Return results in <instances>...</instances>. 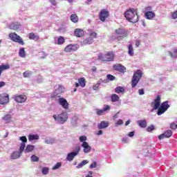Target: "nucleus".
<instances>
[{"label":"nucleus","mask_w":177,"mask_h":177,"mask_svg":"<svg viewBox=\"0 0 177 177\" xmlns=\"http://www.w3.org/2000/svg\"><path fill=\"white\" fill-rule=\"evenodd\" d=\"M23 75L24 78H30V77H31V71H26L24 72Z\"/></svg>","instance_id":"nucleus-40"},{"label":"nucleus","mask_w":177,"mask_h":177,"mask_svg":"<svg viewBox=\"0 0 177 177\" xmlns=\"http://www.w3.org/2000/svg\"><path fill=\"white\" fill-rule=\"evenodd\" d=\"M122 142H123V143H128V139H127V138H123V139H122Z\"/></svg>","instance_id":"nucleus-63"},{"label":"nucleus","mask_w":177,"mask_h":177,"mask_svg":"<svg viewBox=\"0 0 177 177\" xmlns=\"http://www.w3.org/2000/svg\"><path fill=\"white\" fill-rule=\"evenodd\" d=\"M24 149H26V145L24 143H21L19 147V151H15L11 155L12 160H17V158H20L22 153L24 151Z\"/></svg>","instance_id":"nucleus-5"},{"label":"nucleus","mask_w":177,"mask_h":177,"mask_svg":"<svg viewBox=\"0 0 177 177\" xmlns=\"http://www.w3.org/2000/svg\"><path fill=\"white\" fill-rule=\"evenodd\" d=\"M48 173H49V169L48 167H44L42 169V174L44 175H47V174H48Z\"/></svg>","instance_id":"nucleus-46"},{"label":"nucleus","mask_w":177,"mask_h":177,"mask_svg":"<svg viewBox=\"0 0 177 177\" xmlns=\"http://www.w3.org/2000/svg\"><path fill=\"white\" fill-rule=\"evenodd\" d=\"M170 107V105L168 104V101L163 102L160 107L158 109L157 114L158 115H161L162 114H164L167 110H168V108Z\"/></svg>","instance_id":"nucleus-9"},{"label":"nucleus","mask_w":177,"mask_h":177,"mask_svg":"<svg viewBox=\"0 0 177 177\" xmlns=\"http://www.w3.org/2000/svg\"><path fill=\"white\" fill-rule=\"evenodd\" d=\"M137 124L140 128H146L147 127V122L145 120H138Z\"/></svg>","instance_id":"nucleus-23"},{"label":"nucleus","mask_w":177,"mask_h":177,"mask_svg":"<svg viewBox=\"0 0 177 177\" xmlns=\"http://www.w3.org/2000/svg\"><path fill=\"white\" fill-rule=\"evenodd\" d=\"M110 97L111 102H115L120 101V97L117 94H112Z\"/></svg>","instance_id":"nucleus-28"},{"label":"nucleus","mask_w":177,"mask_h":177,"mask_svg":"<svg viewBox=\"0 0 177 177\" xmlns=\"http://www.w3.org/2000/svg\"><path fill=\"white\" fill-rule=\"evenodd\" d=\"M74 34L75 37H77L78 38H81V37H84V30L80 28H76L74 30Z\"/></svg>","instance_id":"nucleus-20"},{"label":"nucleus","mask_w":177,"mask_h":177,"mask_svg":"<svg viewBox=\"0 0 177 177\" xmlns=\"http://www.w3.org/2000/svg\"><path fill=\"white\" fill-rule=\"evenodd\" d=\"M3 120L6 121V122L8 124V122H10V120H12V116H10V115L9 114L5 115L3 118Z\"/></svg>","instance_id":"nucleus-35"},{"label":"nucleus","mask_w":177,"mask_h":177,"mask_svg":"<svg viewBox=\"0 0 177 177\" xmlns=\"http://www.w3.org/2000/svg\"><path fill=\"white\" fill-rule=\"evenodd\" d=\"M80 151H81V147H77L75 151L68 153L66 156V160L68 161H73V160H74V157H75V156H77V154H78V153H80Z\"/></svg>","instance_id":"nucleus-11"},{"label":"nucleus","mask_w":177,"mask_h":177,"mask_svg":"<svg viewBox=\"0 0 177 177\" xmlns=\"http://www.w3.org/2000/svg\"><path fill=\"white\" fill-rule=\"evenodd\" d=\"M143 75V73L140 70H137L136 72L134 73L132 80H131V87L136 88V85L139 84L140 81V78H142Z\"/></svg>","instance_id":"nucleus-3"},{"label":"nucleus","mask_w":177,"mask_h":177,"mask_svg":"<svg viewBox=\"0 0 177 177\" xmlns=\"http://www.w3.org/2000/svg\"><path fill=\"white\" fill-rule=\"evenodd\" d=\"M96 167H97V163L96 162V161H94L93 164L90 165V168H96Z\"/></svg>","instance_id":"nucleus-51"},{"label":"nucleus","mask_w":177,"mask_h":177,"mask_svg":"<svg viewBox=\"0 0 177 177\" xmlns=\"http://www.w3.org/2000/svg\"><path fill=\"white\" fill-rule=\"evenodd\" d=\"M9 103V95L3 94V96H0V104H8Z\"/></svg>","instance_id":"nucleus-19"},{"label":"nucleus","mask_w":177,"mask_h":177,"mask_svg":"<svg viewBox=\"0 0 177 177\" xmlns=\"http://www.w3.org/2000/svg\"><path fill=\"white\" fill-rule=\"evenodd\" d=\"M19 55L20 57H26V51L24 50V48H21L19 50Z\"/></svg>","instance_id":"nucleus-38"},{"label":"nucleus","mask_w":177,"mask_h":177,"mask_svg":"<svg viewBox=\"0 0 177 177\" xmlns=\"http://www.w3.org/2000/svg\"><path fill=\"white\" fill-rule=\"evenodd\" d=\"M110 16V12L107 9H102L100 10L99 13V19L102 23L106 21V19H107Z\"/></svg>","instance_id":"nucleus-10"},{"label":"nucleus","mask_w":177,"mask_h":177,"mask_svg":"<svg viewBox=\"0 0 177 177\" xmlns=\"http://www.w3.org/2000/svg\"><path fill=\"white\" fill-rule=\"evenodd\" d=\"M107 110H110V106L106 105L104 108V111H107Z\"/></svg>","instance_id":"nucleus-59"},{"label":"nucleus","mask_w":177,"mask_h":177,"mask_svg":"<svg viewBox=\"0 0 177 177\" xmlns=\"http://www.w3.org/2000/svg\"><path fill=\"white\" fill-rule=\"evenodd\" d=\"M58 91H61V93H63V91H64V88H63V86H59Z\"/></svg>","instance_id":"nucleus-58"},{"label":"nucleus","mask_w":177,"mask_h":177,"mask_svg":"<svg viewBox=\"0 0 177 177\" xmlns=\"http://www.w3.org/2000/svg\"><path fill=\"white\" fill-rule=\"evenodd\" d=\"M91 70H92V71L95 72L97 70V68H96V66H93Z\"/></svg>","instance_id":"nucleus-62"},{"label":"nucleus","mask_w":177,"mask_h":177,"mask_svg":"<svg viewBox=\"0 0 177 177\" xmlns=\"http://www.w3.org/2000/svg\"><path fill=\"white\" fill-rule=\"evenodd\" d=\"M78 82L82 88H85V85H86V80H85L84 77L80 78L78 80Z\"/></svg>","instance_id":"nucleus-27"},{"label":"nucleus","mask_w":177,"mask_h":177,"mask_svg":"<svg viewBox=\"0 0 177 177\" xmlns=\"http://www.w3.org/2000/svg\"><path fill=\"white\" fill-rule=\"evenodd\" d=\"M71 21L73 23H78V15L75 14H72L71 15Z\"/></svg>","instance_id":"nucleus-30"},{"label":"nucleus","mask_w":177,"mask_h":177,"mask_svg":"<svg viewBox=\"0 0 177 177\" xmlns=\"http://www.w3.org/2000/svg\"><path fill=\"white\" fill-rule=\"evenodd\" d=\"M171 136H172V131L167 130L165 131L164 133L160 134L158 136V139L159 140H161V139H164V138H171Z\"/></svg>","instance_id":"nucleus-17"},{"label":"nucleus","mask_w":177,"mask_h":177,"mask_svg":"<svg viewBox=\"0 0 177 177\" xmlns=\"http://www.w3.org/2000/svg\"><path fill=\"white\" fill-rule=\"evenodd\" d=\"M53 118L59 124H64L68 120V114L66 112H62L58 115H53Z\"/></svg>","instance_id":"nucleus-4"},{"label":"nucleus","mask_w":177,"mask_h":177,"mask_svg":"<svg viewBox=\"0 0 177 177\" xmlns=\"http://www.w3.org/2000/svg\"><path fill=\"white\" fill-rule=\"evenodd\" d=\"M89 161L87 160H82L79 165H77V168H82L84 165H86V164H88Z\"/></svg>","instance_id":"nucleus-34"},{"label":"nucleus","mask_w":177,"mask_h":177,"mask_svg":"<svg viewBox=\"0 0 177 177\" xmlns=\"http://www.w3.org/2000/svg\"><path fill=\"white\" fill-rule=\"evenodd\" d=\"M147 132H151V131H154V126L151 125L147 128Z\"/></svg>","instance_id":"nucleus-48"},{"label":"nucleus","mask_w":177,"mask_h":177,"mask_svg":"<svg viewBox=\"0 0 177 177\" xmlns=\"http://www.w3.org/2000/svg\"><path fill=\"white\" fill-rule=\"evenodd\" d=\"M93 43V40L91 39V37H88L82 41V45H91V44Z\"/></svg>","instance_id":"nucleus-29"},{"label":"nucleus","mask_w":177,"mask_h":177,"mask_svg":"<svg viewBox=\"0 0 177 177\" xmlns=\"http://www.w3.org/2000/svg\"><path fill=\"white\" fill-rule=\"evenodd\" d=\"M139 95H145V90L143 88H140L138 90Z\"/></svg>","instance_id":"nucleus-54"},{"label":"nucleus","mask_w":177,"mask_h":177,"mask_svg":"<svg viewBox=\"0 0 177 177\" xmlns=\"http://www.w3.org/2000/svg\"><path fill=\"white\" fill-rule=\"evenodd\" d=\"M97 135L100 136V135H103V131L102 130H100L97 133Z\"/></svg>","instance_id":"nucleus-61"},{"label":"nucleus","mask_w":177,"mask_h":177,"mask_svg":"<svg viewBox=\"0 0 177 177\" xmlns=\"http://www.w3.org/2000/svg\"><path fill=\"white\" fill-rule=\"evenodd\" d=\"M124 17L130 23H138L139 21V15L135 8H131L124 12Z\"/></svg>","instance_id":"nucleus-1"},{"label":"nucleus","mask_w":177,"mask_h":177,"mask_svg":"<svg viewBox=\"0 0 177 177\" xmlns=\"http://www.w3.org/2000/svg\"><path fill=\"white\" fill-rule=\"evenodd\" d=\"M9 38L11 41L17 42V44H19V45H24V41H23L21 37L15 32L10 33Z\"/></svg>","instance_id":"nucleus-8"},{"label":"nucleus","mask_w":177,"mask_h":177,"mask_svg":"<svg viewBox=\"0 0 177 177\" xmlns=\"http://www.w3.org/2000/svg\"><path fill=\"white\" fill-rule=\"evenodd\" d=\"M171 19H177V10L174 12H172Z\"/></svg>","instance_id":"nucleus-49"},{"label":"nucleus","mask_w":177,"mask_h":177,"mask_svg":"<svg viewBox=\"0 0 177 177\" xmlns=\"http://www.w3.org/2000/svg\"><path fill=\"white\" fill-rule=\"evenodd\" d=\"M58 103L65 110H68L69 104H68V102H67V100L63 97H60L58 99Z\"/></svg>","instance_id":"nucleus-15"},{"label":"nucleus","mask_w":177,"mask_h":177,"mask_svg":"<svg viewBox=\"0 0 177 177\" xmlns=\"http://www.w3.org/2000/svg\"><path fill=\"white\" fill-rule=\"evenodd\" d=\"M39 136L38 135L30 134L28 137V140H38Z\"/></svg>","instance_id":"nucleus-33"},{"label":"nucleus","mask_w":177,"mask_h":177,"mask_svg":"<svg viewBox=\"0 0 177 177\" xmlns=\"http://www.w3.org/2000/svg\"><path fill=\"white\" fill-rule=\"evenodd\" d=\"M6 83L4 82H0V88H2V86H5Z\"/></svg>","instance_id":"nucleus-60"},{"label":"nucleus","mask_w":177,"mask_h":177,"mask_svg":"<svg viewBox=\"0 0 177 177\" xmlns=\"http://www.w3.org/2000/svg\"><path fill=\"white\" fill-rule=\"evenodd\" d=\"M96 113L97 115H102L104 113V109L103 110L97 109Z\"/></svg>","instance_id":"nucleus-50"},{"label":"nucleus","mask_w":177,"mask_h":177,"mask_svg":"<svg viewBox=\"0 0 177 177\" xmlns=\"http://www.w3.org/2000/svg\"><path fill=\"white\" fill-rule=\"evenodd\" d=\"M19 28L20 26L15 23H12L10 25V28H11V30H19Z\"/></svg>","instance_id":"nucleus-37"},{"label":"nucleus","mask_w":177,"mask_h":177,"mask_svg":"<svg viewBox=\"0 0 177 177\" xmlns=\"http://www.w3.org/2000/svg\"><path fill=\"white\" fill-rule=\"evenodd\" d=\"M129 124H131V121H130V120H127V121L125 122V125H126V126L129 125Z\"/></svg>","instance_id":"nucleus-64"},{"label":"nucleus","mask_w":177,"mask_h":177,"mask_svg":"<svg viewBox=\"0 0 177 177\" xmlns=\"http://www.w3.org/2000/svg\"><path fill=\"white\" fill-rule=\"evenodd\" d=\"M64 42H66V39H64V37H63V36H59L57 41V45H63Z\"/></svg>","instance_id":"nucleus-31"},{"label":"nucleus","mask_w":177,"mask_h":177,"mask_svg":"<svg viewBox=\"0 0 177 177\" xmlns=\"http://www.w3.org/2000/svg\"><path fill=\"white\" fill-rule=\"evenodd\" d=\"M49 2H50V3L53 5V6H56V5H57V3H56V0H50Z\"/></svg>","instance_id":"nucleus-55"},{"label":"nucleus","mask_w":177,"mask_h":177,"mask_svg":"<svg viewBox=\"0 0 177 177\" xmlns=\"http://www.w3.org/2000/svg\"><path fill=\"white\" fill-rule=\"evenodd\" d=\"M82 147H83L84 153H91V150H92V147L89 146L87 142H84L82 145Z\"/></svg>","instance_id":"nucleus-18"},{"label":"nucleus","mask_w":177,"mask_h":177,"mask_svg":"<svg viewBox=\"0 0 177 177\" xmlns=\"http://www.w3.org/2000/svg\"><path fill=\"white\" fill-rule=\"evenodd\" d=\"M86 136H81L80 138H79V140H80V142H83V143H84V142H86Z\"/></svg>","instance_id":"nucleus-47"},{"label":"nucleus","mask_w":177,"mask_h":177,"mask_svg":"<svg viewBox=\"0 0 177 177\" xmlns=\"http://www.w3.org/2000/svg\"><path fill=\"white\" fill-rule=\"evenodd\" d=\"M19 139H20V140H21V142H23L21 143H24L25 145V146H26V143H27V137L21 136V137H20Z\"/></svg>","instance_id":"nucleus-45"},{"label":"nucleus","mask_w":177,"mask_h":177,"mask_svg":"<svg viewBox=\"0 0 177 177\" xmlns=\"http://www.w3.org/2000/svg\"><path fill=\"white\" fill-rule=\"evenodd\" d=\"M145 16L147 20H151L156 17V14L154 12L151 11L153 10V8L151 6L145 7Z\"/></svg>","instance_id":"nucleus-7"},{"label":"nucleus","mask_w":177,"mask_h":177,"mask_svg":"<svg viewBox=\"0 0 177 177\" xmlns=\"http://www.w3.org/2000/svg\"><path fill=\"white\" fill-rule=\"evenodd\" d=\"M78 48H80V46H78L77 44H69L65 47L64 52H66L67 53L75 52L76 50H78Z\"/></svg>","instance_id":"nucleus-12"},{"label":"nucleus","mask_w":177,"mask_h":177,"mask_svg":"<svg viewBox=\"0 0 177 177\" xmlns=\"http://www.w3.org/2000/svg\"><path fill=\"white\" fill-rule=\"evenodd\" d=\"M115 93H124L125 92V88L122 86H118L115 89Z\"/></svg>","instance_id":"nucleus-32"},{"label":"nucleus","mask_w":177,"mask_h":177,"mask_svg":"<svg viewBox=\"0 0 177 177\" xmlns=\"http://www.w3.org/2000/svg\"><path fill=\"white\" fill-rule=\"evenodd\" d=\"M60 167H62V162H57L56 165H54V167H53V169L54 170L59 169Z\"/></svg>","instance_id":"nucleus-44"},{"label":"nucleus","mask_w":177,"mask_h":177,"mask_svg":"<svg viewBox=\"0 0 177 177\" xmlns=\"http://www.w3.org/2000/svg\"><path fill=\"white\" fill-rule=\"evenodd\" d=\"M114 53L108 51L106 54L100 53L98 55V60L101 62H114Z\"/></svg>","instance_id":"nucleus-2"},{"label":"nucleus","mask_w":177,"mask_h":177,"mask_svg":"<svg viewBox=\"0 0 177 177\" xmlns=\"http://www.w3.org/2000/svg\"><path fill=\"white\" fill-rule=\"evenodd\" d=\"M106 78H107L108 81H114V80H115V76H114L113 75L108 74L106 75Z\"/></svg>","instance_id":"nucleus-42"},{"label":"nucleus","mask_w":177,"mask_h":177,"mask_svg":"<svg viewBox=\"0 0 177 177\" xmlns=\"http://www.w3.org/2000/svg\"><path fill=\"white\" fill-rule=\"evenodd\" d=\"M30 160L32 162H37L38 161H39V158H38L37 156L35 155H32L31 157H30Z\"/></svg>","instance_id":"nucleus-41"},{"label":"nucleus","mask_w":177,"mask_h":177,"mask_svg":"<svg viewBox=\"0 0 177 177\" xmlns=\"http://www.w3.org/2000/svg\"><path fill=\"white\" fill-rule=\"evenodd\" d=\"M29 39H33L35 41H38L39 39V36L35 35L34 32L29 33Z\"/></svg>","instance_id":"nucleus-26"},{"label":"nucleus","mask_w":177,"mask_h":177,"mask_svg":"<svg viewBox=\"0 0 177 177\" xmlns=\"http://www.w3.org/2000/svg\"><path fill=\"white\" fill-rule=\"evenodd\" d=\"M35 149V146L28 145L26 146V149H24V151L25 153H30V152L32 151V150H34Z\"/></svg>","instance_id":"nucleus-25"},{"label":"nucleus","mask_w":177,"mask_h":177,"mask_svg":"<svg viewBox=\"0 0 177 177\" xmlns=\"http://www.w3.org/2000/svg\"><path fill=\"white\" fill-rule=\"evenodd\" d=\"M170 128L171 129H177V125H176V124H175V123H171V125H170Z\"/></svg>","instance_id":"nucleus-52"},{"label":"nucleus","mask_w":177,"mask_h":177,"mask_svg":"<svg viewBox=\"0 0 177 177\" xmlns=\"http://www.w3.org/2000/svg\"><path fill=\"white\" fill-rule=\"evenodd\" d=\"M161 105V97L160 95L156 96V99L151 102V106L153 107L154 110H158V109Z\"/></svg>","instance_id":"nucleus-13"},{"label":"nucleus","mask_w":177,"mask_h":177,"mask_svg":"<svg viewBox=\"0 0 177 177\" xmlns=\"http://www.w3.org/2000/svg\"><path fill=\"white\" fill-rule=\"evenodd\" d=\"M113 68L115 71H119V73H125L127 71V68L121 64H114Z\"/></svg>","instance_id":"nucleus-16"},{"label":"nucleus","mask_w":177,"mask_h":177,"mask_svg":"<svg viewBox=\"0 0 177 177\" xmlns=\"http://www.w3.org/2000/svg\"><path fill=\"white\" fill-rule=\"evenodd\" d=\"M115 34L118 37V38H125L128 37V30L123 28H118L115 30Z\"/></svg>","instance_id":"nucleus-6"},{"label":"nucleus","mask_w":177,"mask_h":177,"mask_svg":"<svg viewBox=\"0 0 177 177\" xmlns=\"http://www.w3.org/2000/svg\"><path fill=\"white\" fill-rule=\"evenodd\" d=\"M140 46V40H136V46L138 48Z\"/></svg>","instance_id":"nucleus-57"},{"label":"nucleus","mask_w":177,"mask_h":177,"mask_svg":"<svg viewBox=\"0 0 177 177\" xmlns=\"http://www.w3.org/2000/svg\"><path fill=\"white\" fill-rule=\"evenodd\" d=\"M99 86H100V82H97L96 84L93 86V89L94 91H97L99 89Z\"/></svg>","instance_id":"nucleus-43"},{"label":"nucleus","mask_w":177,"mask_h":177,"mask_svg":"<svg viewBox=\"0 0 177 177\" xmlns=\"http://www.w3.org/2000/svg\"><path fill=\"white\" fill-rule=\"evenodd\" d=\"M10 68V66L9 64H2L0 66V77L2 74L3 71H5V70H9Z\"/></svg>","instance_id":"nucleus-24"},{"label":"nucleus","mask_w":177,"mask_h":177,"mask_svg":"<svg viewBox=\"0 0 177 177\" xmlns=\"http://www.w3.org/2000/svg\"><path fill=\"white\" fill-rule=\"evenodd\" d=\"M122 124H124V121H122V120H119L116 122V127H118V125H122Z\"/></svg>","instance_id":"nucleus-53"},{"label":"nucleus","mask_w":177,"mask_h":177,"mask_svg":"<svg viewBox=\"0 0 177 177\" xmlns=\"http://www.w3.org/2000/svg\"><path fill=\"white\" fill-rule=\"evenodd\" d=\"M88 37H90L93 41L95 38H97V33L93 30H88Z\"/></svg>","instance_id":"nucleus-21"},{"label":"nucleus","mask_w":177,"mask_h":177,"mask_svg":"<svg viewBox=\"0 0 177 177\" xmlns=\"http://www.w3.org/2000/svg\"><path fill=\"white\" fill-rule=\"evenodd\" d=\"M169 54L171 57H177V48L174 49V53H172L171 51H169Z\"/></svg>","instance_id":"nucleus-39"},{"label":"nucleus","mask_w":177,"mask_h":177,"mask_svg":"<svg viewBox=\"0 0 177 177\" xmlns=\"http://www.w3.org/2000/svg\"><path fill=\"white\" fill-rule=\"evenodd\" d=\"M135 135V131H131L129 133L128 136H129V138H132L133 136H134Z\"/></svg>","instance_id":"nucleus-56"},{"label":"nucleus","mask_w":177,"mask_h":177,"mask_svg":"<svg viewBox=\"0 0 177 177\" xmlns=\"http://www.w3.org/2000/svg\"><path fill=\"white\" fill-rule=\"evenodd\" d=\"M14 100L17 103H24L27 100V96L25 95H15Z\"/></svg>","instance_id":"nucleus-14"},{"label":"nucleus","mask_w":177,"mask_h":177,"mask_svg":"<svg viewBox=\"0 0 177 177\" xmlns=\"http://www.w3.org/2000/svg\"><path fill=\"white\" fill-rule=\"evenodd\" d=\"M128 53L129 56H133V47L132 46V44L129 45Z\"/></svg>","instance_id":"nucleus-36"},{"label":"nucleus","mask_w":177,"mask_h":177,"mask_svg":"<svg viewBox=\"0 0 177 177\" xmlns=\"http://www.w3.org/2000/svg\"><path fill=\"white\" fill-rule=\"evenodd\" d=\"M109 127V122L102 121L100 124H97L98 129H104Z\"/></svg>","instance_id":"nucleus-22"}]
</instances>
